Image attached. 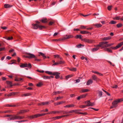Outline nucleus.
<instances>
[{
	"mask_svg": "<svg viewBox=\"0 0 123 123\" xmlns=\"http://www.w3.org/2000/svg\"><path fill=\"white\" fill-rule=\"evenodd\" d=\"M60 41H64L66 39H67L66 37H63L62 38H60Z\"/></svg>",
	"mask_w": 123,
	"mask_h": 123,
	"instance_id": "nucleus-52",
	"label": "nucleus"
},
{
	"mask_svg": "<svg viewBox=\"0 0 123 123\" xmlns=\"http://www.w3.org/2000/svg\"><path fill=\"white\" fill-rule=\"evenodd\" d=\"M39 20L43 23H46L47 22V19L46 18L43 19H40Z\"/></svg>",
	"mask_w": 123,
	"mask_h": 123,
	"instance_id": "nucleus-25",
	"label": "nucleus"
},
{
	"mask_svg": "<svg viewBox=\"0 0 123 123\" xmlns=\"http://www.w3.org/2000/svg\"><path fill=\"white\" fill-rule=\"evenodd\" d=\"M42 83L41 82H39L37 84L36 86H37L40 87L43 85Z\"/></svg>",
	"mask_w": 123,
	"mask_h": 123,
	"instance_id": "nucleus-40",
	"label": "nucleus"
},
{
	"mask_svg": "<svg viewBox=\"0 0 123 123\" xmlns=\"http://www.w3.org/2000/svg\"><path fill=\"white\" fill-rule=\"evenodd\" d=\"M99 47H101L102 48V49L105 48H107L106 45H102V46H99Z\"/></svg>",
	"mask_w": 123,
	"mask_h": 123,
	"instance_id": "nucleus-61",
	"label": "nucleus"
},
{
	"mask_svg": "<svg viewBox=\"0 0 123 123\" xmlns=\"http://www.w3.org/2000/svg\"><path fill=\"white\" fill-rule=\"evenodd\" d=\"M54 56L55 58H60V56L59 55H54Z\"/></svg>",
	"mask_w": 123,
	"mask_h": 123,
	"instance_id": "nucleus-51",
	"label": "nucleus"
},
{
	"mask_svg": "<svg viewBox=\"0 0 123 123\" xmlns=\"http://www.w3.org/2000/svg\"><path fill=\"white\" fill-rule=\"evenodd\" d=\"M34 58V61L37 62H40L41 60V59H37V58Z\"/></svg>",
	"mask_w": 123,
	"mask_h": 123,
	"instance_id": "nucleus-49",
	"label": "nucleus"
},
{
	"mask_svg": "<svg viewBox=\"0 0 123 123\" xmlns=\"http://www.w3.org/2000/svg\"><path fill=\"white\" fill-rule=\"evenodd\" d=\"M11 95H14L16 94H17V93L15 92H12L11 93Z\"/></svg>",
	"mask_w": 123,
	"mask_h": 123,
	"instance_id": "nucleus-63",
	"label": "nucleus"
},
{
	"mask_svg": "<svg viewBox=\"0 0 123 123\" xmlns=\"http://www.w3.org/2000/svg\"><path fill=\"white\" fill-rule=\"evenodd\" d=\"M60 74V73L57 72H54V74H53V75H55V78L56 79H57L60 78V76L59 75Z\"/></svg>",
	"mask_w": 123,
	"mask_h": 123,
	"instance_id": "nucleus-9",
	"label": "nucleus"
},
{
	"mask_svg": "<svg viewBox=\"0 0 123 123\" xmlns=\"http://www.w3.org/2000/svg\"><path fill=\"white\" fill-rule=\"evenodd\" d=\"M86 27L84 26L81 25L80 26V28L81 29H86Z\"/></svg>",
	"mask_w": 123,
	"mask_h": 123,
	"instance_id": "nucleus-60",
	"label": "nucleus"
},
{
	"mask_svg": "<svg viewBox=\"0 0 123 123\" xmlns=\"http://www.w3.org/2000/svg\"><path fill=\"white\" fill-rule=\"evenodd\" d=\"M23 79L22 78H18L15 79V80L16 81H20L22 80Z\"/></svg>",
	"mask_w": 123,
	"mask_h": 123,
	"instance_id": "nucleus-38",
	"label": "nucleus"
},
{
	"mask_svg": "<svg viewBox=\"0 0 123 123\" xmlns=\"http://www.w3.org/2000/svg\"><path fill=\"white\" fill-rule=\"evenodd\" d=\"M123 26V25L121 23H119L117 25V26L118 28H120Z\"/></svg>",
	"mask_w": 123,
	"mask_h": 123,
	"instance_id": "nucleus-42",
	"label": "nucleus"
},
{
	"mask_svg": "<svg viewBox=\"0 0 123 123\" xmlns=\"http://www.w3.org/2000/svg\"><path fill=\"white\" fill-rule=\"evenodd\" d=\"M98 94L99 96L100 97H102V92L98 90Z\"/></svg>",
	"mask_w": 123,
	"mask_h": 123,
	"instance_id": "nucleus-32",
	"label": "nucleus"
},
{
	"mask_svg": "<svg viewBox=\"0 0 123 123\" xmlns=\"http://www.w3.org/2000/svg\"><path fill=\"white\" fill-rule=\"evenodd\" d=\"M63 110H61L60 111H52L51 112H49V114H55L56 113H59L62 112H63Z\"/></svg>",
	"mask_w": 123,
	"mask_h": 123,
	"instance_id": "nucleus-10",
	"label": "nucleus"
},
{
	"mask_svg": "<svg viewBox=\"0 0 123 123\" xmlns=\"http://www.w3.org/2000/svg\"><path fill=\"white\" fill-rule=\"evenodd\" d=\"M74 110H72L71 111H63V112H62L63 113V114H67L69 113H72L73 111Z\"/></svg>",
	"mask_w": 123,
	"mask_h": 123,
	"instance_id": "nucleus-18",
	"label": "nucleus"
},
{
	"mask_svg": "<svg viewBox=\"0 0 123 123\" xmlns=\"http://www.w3.org/2000/svg\"><path fill=\"white\" fill-rule=\"evenodd\" d=\"M13 117H14V120H16L17 119H18V120H21L23 119L24 118V117L21 116L16 115H14Z\"/></svg>",
	"mask_w": 123,
	"mask_h": 123,
	"instance_id": "nucleus-8",
	"label": "nucleus"
},
{
	"mask_svg": "<svg viewBox=\"0 0 123 123\" xmlns=\"http://www.w3.org/2000/svg\"><path fill=\"white\" fill-rule=\"evenodd\" d=\"M82 36L81 35H77L75 37L76 39H81L82 40V39H83L81 37Z\"/></svg>",
	"mask_w": 123,
	"mask_h": 123,
	"instance_id": "nucleus-24",
	"label": "nucleus"
},
{
	"mask_svg": "<svg viewBox=\"0 0 123 123\" xmlns=\"http://www.w3.org/2000/svg\"><path fill=\"white\" fill-rule=\"evenodd\" d=\"M37 71L38 72L41 73H43L44 72L43 70H40L38 69L37 70Z\"/></svg>",
	"mask_w": 123,
	"mask_h": 123,
	"instance_id": "nucleus-56",
	"label": "nucleus"
},
{
	"mask_svg": "<svg viewBox=\"0 0 123 123\" xmlns=\"http://www.w3.org/2000/svg\"><path fill=\"white\" fill-rule=\"evenodd\" d=\"M20 67L21 68L27 67L29 69H31V68L32 66L30 63H29L28 64L27 63H25L22 64L21 65H20Z\"/></svg>",
	"mask_w": 123,
	"mask_h": 123,
	"instance_id": "nucleus-2",
	"label": "nucleus"
},
{
	"mask_svg": "<svg viewBox=\"0 0 123 123\" xmlns=\"http://www.w3.org/2000/svg\"><path fill=\"white\" fill-rule=\"evenodd\" d=\"M87 106V105H82L80 106V108H82L86 107Z\"/></svg>",
	"mask_w": 123,
	"mask_h": 123,
	"instance_id": "nucleus-45",
	"label": "nucleus"
},
{
	"mask_svg": "<svg viewBox=\"0 0 123 123\" xmlns=\"http://www.w3.org/2000/svg\"><path fill=\"white\" fill-rule=\"evenodd\" d=\"M69 69L71 71L74 72L76 71L77 70L76 68H69Z\"/></svg>",
	"mask_w": 123,
	"mask_h": 123,
	"instance_id": "nucleus-31",
	"label": "nucleus"
},
{
	"mask_svg": "<svg viewBox=\"0 0 123 123\" xmlns=\"http://www.w3.org/2000/svg\"><path fill=\"white\" fill-rule=\"evenodd\" d=\"M104 50L105 51H107L108 52H110L112 53V50L110 49V48H106L104 49Z\"/></svg>",
	"mask_w": 123,
	"mask_h": 123,
	"instance_id": "nucleus-23",
	"label": "nucleus"
},
{
	"mask_svg": "<svg viewBox=\"0 0 123 123\" xmlns=\"http://www.w3.org/2000/svg\"><path fill=\"white\" fill-rule=\"evenodd\" d=\"M111 37L108 36L106 37H105L102 38V40L103 41H106L110 40L111 39Z\"/></svg>",
	"mask_w": 123,
	"mask_h": 123,
	"instance_id": "nucleus-15",
	"label": "nucleus"
},
{
	"mask_svg": "<svg viewBox=\"0 0 123 123\" xmlns=\"http://www.w3.org/2000/svg\"><path fill=\"white\" fill-rule=\"evenodd\" d=\"M80 33L81 34H86L89 33V32L85 31H81L80 32Z\"/></svg>",
	"mask_w": 123,
	"mask_h": 123,
	"instance_id": "nucleus-27",
	"label": "nucleus"
},
{
	"mask_svg": "<svg viewBox=\"0 0 123 123\" xmlns=\"http://www.w3.org/2000/svg\"><path fill=\"white\" fill-rule=\"evenodd\" d=\"M109 24H114L116 23V22L115 21L112 20L109 23Z\"/></svg>",
	"mask_w": 123,
	"mask_h": 123,
	"instance_id": "nucleus-41",
	"label": "nucleus"
},
{
	"mask_svg": "<svg viewBox=\"0 0 123 123\" xmlns=\"http://www.w3.org/2000/svg\"><path fill=\"white\" fill-rule=\"evenodd\" d=\"M77 99L78 100H80V99L82 98L80 96H78L77 98Z\"/></svg>",
	"mask_w": 123,
	"mask_h": 123,
	"instance_id": "nucleus-64",
	"label": "nucleus"
},
{
	"mask_svg": "<svg viewBox=\"0 0 123 123\" xmlns=\"http://www.w3.org/2000/svg\"><path fill=\"white\" fill-rule=\"evenodd\" d=\"M39 53L43 57L44 59L46 58V57L45 56L44 54L41 52H39Z\"/></svg>",
	"mask_w": 123,
	"mask_h": 123,
	"instance_id": "nucleus-33",
	"label": "nucleus"
},
{
	"mask_svg": "<svg viewBox=\"0 0 123 123\" xmlns=\"http://www.w3.org/2000/svg\"><path fill=\"white\" fill-rule=\"evenodd\" d=\"M6 83L8 85H10L11 86H12V82L11 81H6Z\"/></svg>",
	"mask_w": 123,
	"mask_h": 123,
	"instance_id": "nucleus-35",
	"label": "nucleus"
},
{
	"mask_svg": "<svg viewBox=\"0 0 123 123\" xmlns=\"http://www.w3.org/2000/svg\"><path fill=\"white\" fill-rule=\"evenodd\" d=\"M96 47L95 48H93L92 49V52H94L98 50L99 49V46H98V45L97 46H96Z\"/></svg>",
	"mask_w": 123,
	"mask_h": 123,
	"instance_id": "nucleus-12",
	"label": "nucleus"
},
{
	"mask_svg": "<svg viewBox=\"0 0 123 123\" xmlns=\"http://www.w3.org/2000/svg\"><path fill=\"white\" fill-rule=\"evenodd\" d=\"M112 87L113 88H117L118 86L117 85H115L112 86Z\"/></svg>",
	"mask_w": 123,
	"mask_h": 123,
	"instance_id": "nucleus-58",
	"label": "nucleus"
},
{
	"mask_svg": "<svg viewBox=\"0 0 123 123\" xmlns=\"http://www.w3.org/2000/svg\"><path fill=\"white\" fill-rule=\"evenodd\" d=\"M123 45V41L118 43V44L115 47H111L110 49H112L113 50H116L119 48Z\"/></svg>",
	"mask_w": 123,
	"mask_h": 123,
	"instance_id": "nucleus-4",
	"label": "nucleus"
},
{
	"mask_svg": "<svg viewBox=\"0 0 123 123\" xmlns=\"http://www.w3.org/2000/svg\"><path fill=\"white\" fill-rule=\"evenodd\" d=\"M119 17H116L115 18H114V19H116L117 20H119L120 19V18H119Z\"/></svg>",
	"mask_w": 123,
	"mask_h": 123,
	"instance_id": "nucleus-54",
	"label": "nucleus"
},
{
	"mask_svg": "<svg viewBox=\"0 0 123 123\" xmlns=\"http://www.w3.org/2000/svg\"><path fill=\"white\" fill-rule=\"evenodd\" d=\"M65 102V101H61L59 102H58L56 104L57 105H59L60 104H62L64 103Z\"/></svg>",
	"mask_w": 123,
	"mask_h": 123,
	"instance_id": "nucleus-37",
	"label": "nucleus"
},
{
	"mask_svg": "<svg viewBox=\"0 0 123 123\" xmlns=\"http://www.w3.org/2000/svg\"><path fill=\"white\" fill-rule=\"evenodd\" d=\"M108 43V42L107 41H103L100 42L99 44L98 45V46H102V45L107 44Z\"/></svg>",
	"mask_w": 123,
	"mask_h": 123,
	"instance_id": "nucleus-13",
	"label": "nucleus"
},
{
	"mask_svg": "<svg viewBox=\"0 0 123 123\" xmlns=\"http://www.w3.org/2000/svg\"><path fill=\"white\" fill-rule=\"evenodd\" d=\"M92 78L93 80L96 81H97L99 79L95 75H92Z\"/></svg>",
	"mask_w": 123,
	"mask_h": 123,
	"instance_id": "nucleus-14",
	"label": "nucleus"
},
{
	"mask_svg": "<svg viewBox=\"0 0 123 123\" xmlns=\"http://www.w3.org/2000/svg\"><path fill=\"white\" fill-rule=\"evenodd\" d=\"M112 7L111 6H109L108 7L107 9L109 11H110L111 10V8Z\"/></svg>",
	"mask_w": 123,
	"mask_h": 123,
	"instance_id": "nucleus-53",
	"label": "nucleus"
},
{
	"mask_svg": "<svg viewBox=\"0 0 123 123\" xmlns=\"http://www.w3.org/2000/svg\"><path fill=\"white\" fill-rule=\"evenodd\" d=\"M74 105L73 104H70L69 105H66L64 106V107L65 108H69L74 107Z\"/></svg>",
	"mask_w": 123,
	"mask_h": 123,
	"instance_id": "nucleus-19",
	"label": "nucleus"
},
{
	"mask_svg": "<svg viewBox=\"0 0 123 123\" xmlns=\"http://www.w3.org/2000/svg\"><path fill=\"white\" fill-rule=\"evenodd\" d=\"M42 77L44 79H50L49 76H42Z\"/></svg>",
	"mask_w": 123,
	"mask_h": 123,
	"instance_id": "nucleus-39",
	"label": "nucleus"
},
{
	"mask_svg": "<svg viewBox=\"0 0 123 123\" xmlns=\"http://www.w3.org/2000/svg\"><path fill=\"white\" fill-rule=\"evenodd\" d=\"M47 114H49V112H48V113H42V114H37V115L38 116V117H40L44 116Z\"/></svg>",
	"mask_w": 123,
	"mask_h": 123,
	"instance_id": "nucleus-16",
	"label": "nucleus"
},
{
	"mask_svg": "<svg viewBox=\"0 0 123 123\" xmlns=\"http://www.w3.org/2000/svg\"><path fill=\"white\" fill-rule=\"evenodd\" d=\"M48 111V110L47 109H46L45 110H43L41 111V112H47Z\"/></svg>",
	"mask_w": 123,
	"mask_h": 123,
	"instance_id": "nucleus-57",
	"label": "nucleus"
},
{
	"mask_svg": "<svg viewBox=\"0 0 123 123\" xmlns=\"http://www.w3.org/2000/svg\"><path fill=\"white\" fill-rule=\"evenodd\" d=\"M4 7L5 8H8L12 6V5L7 4H5L4 5Z\"/></svg>",
	"mask_w": 123,
	"mask_h": 123,
	"instance_id": "nucleus-17",
	"label": "nucleus"
},
{
	"mask_svg": "<svg viewBox=\"0 0 123 123\" xmlns=\"http://www.w3.org/2000/svg\"><path fill=\"white\" fill-rule=\"evenodd\" d=\"M81 46H84V45H83V44H80L79 45H76V47H77L78 48H80L81 47Z\"/></svg>",
	"mask_w": 123,
	"mask_h": 123,
	"instance_id": "nucleus-47",
	"label": "nucleus"
},
{
	"mask_svg": "<svg viewBox=\"0 0 123 123\" xmlns=\"http://www.w3.org/2000/svg\"><path fill=\"white\" fill-rule=\"evenodd\" d=\"M73 76L72 74H70L68 75H67L66 76V79H67Z\"/></svg>",
	"mask_w": 123,
	"mask_h": 123,
	"instance_id": "nucleus-34",
	"label": "nucleus"
},
{
	"mask_svg": "<svg viewBox=\"0 0 123 123\" xmlns=\"http://www.w3.org/2000/svg\"><path fill=\"white\" fill-rule=\"evenodd\" d=\"M26 54L28 55L25 56V58H28L29 59L37 58L34 55L30 53H26Z\"/></svg>",
	"mask_w": 123,
	"mask_h": 123,
	"instance_id": "nucleus-6",
	"label": "nucleus"
},
{
	"mask_svg": "<svg viewBox=\"0 0 123 123\" xmlns=\"http://www.w3.org/2000/svg\"><path fill=\"white\" fill-rule=\"evenodd\" d=\"M49 102H42L43 105H45L49 104Z\"/></svg>",
	"mask_w": 123,
	"mask_h": 123,
	"instance_id": "nucleus-46",
	"label": "nucleus"
},
{
	"mask_svg": "<svg viewBox=\"0 0 123 123\" xmlns=\"http://www.w3.org/2000/svg\"><path fill=\"white\" fill-rule=\"evenodd\" d=\"M58 64H59L58 62H56L53 64L52 65V66H55V65H57Z\"/></svg>",
	"mask_w": 123,
	"mask_h": 123,
	"instance_id": "nucleus-55",
	"label": "nucleus"
},
{
	"mask_svg": "<svg viewBox=\"0 0 123 123\" xmlns=\"http://www.w3.org/2000/svg\"><path fill=\"white\" fill-rule=\"evenodd\" d=\"M82 41L86 43H94V41L93 40L85 38L82 39Z\"/></svg>",
	"mask_w": 123,
	"mask_h": 123,
	"instance_id": "nucleus-3",
	"label": "nucleus"
},
{
	"mask_svg": "<svg viewBox=\"0 0 123 123\" xmlns=\"http://www.w3.org/2000/svg\"><path fill=\"white\" fill-rule=\"evenodd\" d=\"M85 103H87V106H92L94 105V103H91L90 100H87L85 101Z\"/></svg>",
	"mask_w": 123,
	"mask_h": 123,
	"instance_id": "nucleus-7",
	"label": "nucleus"
},
{
	"mask_svg": "<svg viewBox=\"0 0 123 123\" xmlns=\"http://www.w3.org/2000/svg\"><path fill=\"white\" fill-rule=\"evenodd\" d=\"M88 108L92 109H93L94 111H97L99 110L98 109H96L92 107L89 108Z\"/></svg>",
	"mask_w": 123,
	"mask_h": 123,
	"instance_id": "nucleus-59",
	"label": "nucleus"
},
{
	"mask_svg": "<svg viewBox=\"0 0 123 123\" xmlns=\"http://www.w3.org/2000/svg\"><path fill=\"white\" fill-rule=\"evenodd\" d=\"M29 117L30 119H32L38 117L37 114L32 116H31Z\"/></svg>",
	"mask_w": 123,
	"mask_h": 123,
	"instance_id": "nucleus-22",
	"label": "nucleus"
},
{
	"mask_svg": "<svg viewBox=\"0 0 123 123\" xmlns=\"http://www.w3.org/2000/svg\"><path fill=\"white\" fill-rule=\"evenodd\" d=\"M11 117L7 119V120L8 121H10V120H14V117H13V116H12Z\"/></svg>",
	"mask_w": 123,
	"mask_h": 123,
	"instance_id": "nucleus-36",
	"label": "nucleus"
},
{
	"mask_svg": "<svg viewBox=\"0 0 123 123\" xmlns=\"http://www.w3.org/2000/svg\"><path fill=\"white\" fill-rule=\"evenodd\" d=\"M31 95V94L30 93H24L23 94L22 96V97H23V96L25 97L27 96H28Z\"/></svg>",
	"mask_w": 123,
	"mask_h": 123,
	"instance_id": "nucleus-26",
	"label": "nucleus"
},
{
	"mask_svg": "<svg viewBox=\"0 0 123 123\" xmlns=\"http://www.w3.org/2000/svg\"><path fill=\"white\" fill-rule=\"evenodd\" d=\"M29 111L28 110H21L20 111L17 113V115H18L19 114H21L24 113H25L26 112H28Z\"/></svg>",
	"mask_w": 123,
	"mask_h": 123,
	"instance_id": "nucleus-11",
	"label": "nucleus"
},
{
	"mask_svg": "<svg viewBox=\"0 0 123 123\" xmlns=\"http://www.w3.org/2000/svg\"><path fill=\"white\" fill-rule=\"evenodd\" d=\"M93 82V81L91 80H89L86 83V85H89L90 84L92 83Z\"/></svg>",
	"mask_w": 123,
	"mask_h": 123,
	"instance_id": "nucleus-30",
	"label": "nucleus"
},
{
	"mask_svg": "<svg viewBox=\"0 0 123 123\" xmlns=\"http://www.w3.org/2000/svg\"><path fill=\"white\" fill-rule=\"evenodd\" d=\"M6 39L8 40H12L13 39V37H5Z\"/></svg>",
	"mask_w": 123,
	"mask_h": 123,
	"instance_id": "nucleus-43",
	"label": "nucleus"
},
{
	"mask_svg": "<svg viewBox=\"0 0 123 123\" xmlns=\"http://www.w3.org/2000/svg\"><path fill=\"white\" fill-rule=\"evenodd\" d=\"M66 38L67 39L73 38V37H74V36L73 35H66Z\"/></svg>",
	"mask_w": 123,
	"mask_h": 123,
	"instance_id": "nucleus-20",
	"label": "nucleus"
},
{
	"mask_svg": "<svg viewBox=\"0 0 123 123\" xmlns=\"http://www.w3.org/2000/svg\"><path fill=\"white\" fill-rule=\"evenodd\" d=\"M87 95V94H83L81 95H80L81 96V98H84L86 97V96Z\"/></svg>",
	"mask_w": 123,
	"mask_h": 123,
	"instance_id": "nucleus-50",
	"label": "nucleus"
},
{
	"mask_svg": "<svg viewBox=\"0 0 123 123\" xmlns=\"http://www.w3.org/2000/svg\"><path fill=\"white\" fill-rule=\"evenodd\" d=\"M123 101V99L122 98L119 99L117 100H115L112 103V104L113 105H114V106H115L116 107L117 106V104L118 103L122 102Z\"/></svg>",
	"mask_w": 123,
	"mask_h": 123,
	"instance_id": "nucleus-5",
	"label": "nucleus"
},
{
	"mask_svg": "<svg viewBox=\"0 0 123 123\" xmlns=\"http://www.w3.org/2000/svg\"><path fill=\"white\" fill-rule=\"evenodd\" d=\"M45 73L49 74L50 75H53V74H54V72L52 73L51 72L49 71H45Z\"/></svg>",
	"mask_w": 123,
	"mask_h": 123,
	"instance_id": "nucleus-28",
	"label": "nucleus"
},
{
	"mask_svg": "<svg viewBox=\"0 0 123 123\" xmlns=\"http://www.w3.org/2000/svg\"><path fill=\"white\" fill-rule=\"evenodd\" d=\"M36 24H33L32 25V26L31 28L34 29H37L39 28V29L41 30L43 29H45L46 27L40 25L39 24L40 23V22L38 21H35Z\"/></svg>",
	"mask_w": 123,
	"mask_h": 123,
	"instance_id": "nucleus-1",
	"label": "nucleus"
},
{
	"mask_svg": "<svg viewBox=\"0 0 123 123\" xmlns=\"http://www.w3.org/2000/svg\"><path fill=\"white\" fill-rule=\"evenodd\" d=\"M89 91V90L88 89H82L81 90L80 92H87Z\"/></svg>",
	"mask_w": 123,
	"mask_h": 123,
	"instance_id": "nucleus-21",
	"label": "nucleus"
},
{
	"mask_svg": "<svg viewBox=\"0 0 123 123\" xmlns=\"http://www.w3.org/2000/svg\"><path fill=\"white\" fill-rule=\"evenodd\" d=\"M59 62V64H64L65 62L64 61H58Z\"/></svg>",
	"mask_w": 123,
	"mask_h": 123,
	"instance_id": "nucleus-44",
	"label": "nucleus"
},
{
	"mask_svg": "<svg viewBox=\"0 0 123 123\" xmlns=\"http://www.w3.org/2000/svg\"><path fill=\"white\" fill-rule=\"evenodd\" d=\"M94 26L96 28H99L102 26V25L100 24H95L94 25Z\"/></svg>",
	"mask_w": 123,
	"mask_h": 123,
	"instance_id": "nucleus-29",
	"label": "nucleus"
},
{
	"mask_svg": "<svg viewBox=\"0 0 123 123\" xmlns=\"http://www.w3.org/2000/svg\"><path fill=\"white\" fill-rule=\"evenodd\" d=\"M54 22H53L51 21L49 23V25H51L54 23Z\"/></svg>",
	"mask_w": 123,
	"mask_h": 123,
	"instance_id": "nucleus-62",
	"label": "nucleus"
},
{
	"mask_svg": "<svg viewBox=\"0 0 123 123\" xmlns=\"http://www.w3.org/2000/svg\"><path fill=\"white\" fill-rule=\"evenodd\" d=\"M56 95L57 94H59L60 93H62V91H58L57 92H55Z\"/></svg>",
	"mask_w": 123,
	"mask_h": 123,
	"instance_id": "nucleus-48",
	"label": "nucleus"
}]
</instances>
